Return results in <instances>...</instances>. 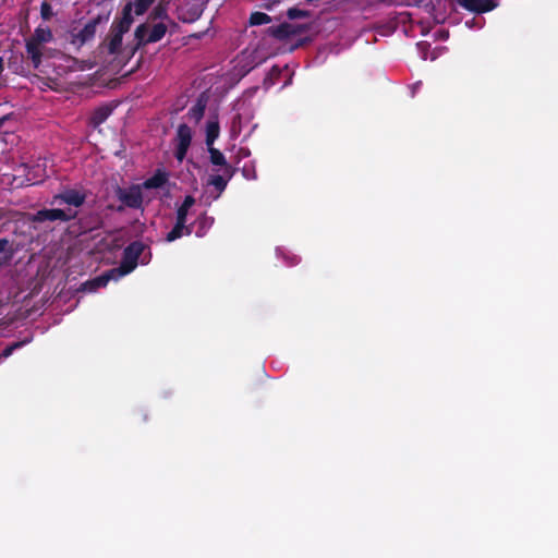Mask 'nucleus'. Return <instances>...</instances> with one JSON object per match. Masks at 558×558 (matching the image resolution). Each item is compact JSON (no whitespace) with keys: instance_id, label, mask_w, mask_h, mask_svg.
Here are the masks:
<instances>
[{"instance_id":"aec40b11","label":"nucleus","mask_w":558,"mask_h":558,"mask_svg":"<svg viewBox=\"0 0 558 558\" xmlns=\"http://www.w3.org/2000/svg\"><path fill=\"white\" fill-rule=\"evenodd\" d=\"M53 12H52V8L44 2L43 5H41V15L45 20H48L52 16Z\"/></svg>"},{"instance_id":"4be33fe9","label":"nucleus","mask_w":558,"mask_h":558,"mask_svg":"<svg viewBox=\"0 0 558 558\" xmlns=\"http://www.w3.org/2000/svg\"><path fill=\"white\" fill-rule=\"evenodd\" d=\"M106 118H107V111H105V110H99L98 112H96V114H95V117H94V121H95V123H100V122H102Z\"/></svg>"},{"instance_id":"9b49d317","label":"nucleus","mask_w":558,"mask_h":558,"mask_svg":"<svg viewBox=\"0 0 558 558\" xmlns=\"http://www.w3.org/2000/svg\"><path fill=\"white\" fill-rule=\"evenodd\" d=\"M145 193L144 191L138 186L130 189L128 193L123 195V201L126 205L131 207H140L144 201Z\"/></svg>"},{"instance_id":"f3484780","label":"nucleus","mask_w":558,"mask_h":558,"mask_svg":"<svg viewBox=\"0 0 558 558\" xmlns=\"http://www.w3.org/2000/svg\"><path fill=\"white\" fill-rule=\"evenodd\" d=\"M221 172V174L211 175L208 181V183L215 186L219 192H221L226 187L227 181L230 179V177H227L225 174V171Z\"/></svg>"},{"instance_id":"0eeeda50","label":"nucleus","mask_w":558,"mask_h":558,"mask_svg":"<svg viewBox=\"0 0 558 558\" xmlns=\"http://www.w3.org/2000/svg\"><path fill=\"white\" fill-rule=\"evenodd\" d=\"M75 216V211L72 209L62 210L59 208L54 209H44L36 214L35 220L45 221V220H69Z\"/></svg>"},{"instance_id":"6ab92c4d","label":"nucleus","mask_w":558,"mask_h":558,"mask_svg":"<svg viewBox=\"0 0 558 558\" xmlns=\"http://www.w3.org/2000/svg\"><path fill=\"white\" fill-rule=\"evenodd\" d=\"M270 17L263 12H255L251 15L250 22L252 25H263L268 24L270 22Z\"/></svg>"},{"instance_id":"6e6552de","label":"nucleus","mask_w":558,"mask_h":558,"mask_svg":"<svg viewBox=\"0 0 558 558\" xmlns=\"http://www.w3.org/2000/svg\"><path fill=\"white\" fill-rule=\"evenodd\" d=\"M168 181L167 172L158 170L151 178L147 179L140 187L146 193L149 190H158L165 186Z\"/></svg>"},{"instance_id":"c85d7f7f","label":"nucleus","mask_w":558,"mask_h":558,"mask_svg":"<svg viewBox=\"0 0 558 558\" xmlns=\"http://www.w3.org/2000/svg\"><path fill=\"white\" fill-rule=\"evenodd\" d=\"M436 58V54H432L430 59L434 60Z\"/></svg>"},{"instance_id":"f8f14e48","label":"nucleus","mask_w":558,"mask_h":558,"mask_svg":"<svg viewBox=\"0 0 558 558\" xmlns=\"http://www.w3.org/2000/svg\"><path fill=\"white\" fill-rule=\"evenodd\" d=\"M208 151H209V157H210L211 163L215 166H219L220 167L219 171H225V174L227 177H231L230 167H229L228 162L226 161L223 154L221 151H219L218 149L214 148L213 146L208 147Z\"/></svg>"},{"instance_id":"9d476101","label":"nucleus","mask_w":558,"mask_h":558,"mask_svg":"<svg viewBox=\"0 0 558 558\" xmlns=\"http://www.w3.org/2000/svg\"><path fill=\"white\" fill-rule=\"evenodd\" d=\"M47 162H37L34 165L27 173L26 181L29 184H35L43 181L47 177Z\"/></svg>"},{"instance_id":"1a4fd4ad","label":"nucleus","mask_w":558,"mask_h":558,"mask_svg":"<svg viewBox=\"0 0 558 558\" xmlns=\"http://www.w3.org/2000/svg\"><path fill=\"white\" fill-rule=\"evenodd\" d=\"M459 3L470 11L486 12L495 8L493 0H458Z\"/></svg>"},{"instance_id":"39448f33","label":"nucleus","mask_w":558,"mask_h":558,"mask_svg":"<svg viewBox=\"0 0 558 558\" xmlns=\"http://www.w3.org/2000/svg\"><path fill=\"white\" fill-rule=\"evenodd\" d=\"M191 140H192L191 129L184 124L180 125L178 129V134H177L178 145H177V150H175V157L178 158L179 161H182L183 158L185 157L187 148L191 144Z\"/></svg>"},{"instance_id":"f03ea898","label":"nucleus","mask_w":558,"mask_h":558,"mask_svg":"<svg viewBox=\"0 0 558 558\" xmlns=\"http://www.w3.org/2000/svg\"><path fill=\"white\" fill-rule=\"evenodd\" d=\"M154 14L155 17L153 21L159 19L160 22L146 23L138 26L135 35L140 43H156L165 36L167 32V24L163 21H168V19L167 16H163V11L161 8H157L154 11Z\"/></svg>"},{"instance_id":"a878e982","label":"nucleus","mask_w":558,"mask_h":558,"mask_svg":"<svg viewBox=\"0 0 558 558\" xmlns=\"http://www.w3.org/2000/svg\"><path fill=\"white\" fill-rule=\"evenodd\" d=\"M440 37L446 39L448 37V34L446 32H440Z\"/></svg>"},{"instance_id":"f257e3e1","label":"nucleus","mask_w":558,"mask_h":558,"mask_svg":"<svg viewBox=\"0 0 558 558\" xmlns=\"http://www.w3.org/2000/svg\"><path fill=\"white\" fill-rule=\"evenodd\" d=\"M144 251L142 243L135 242L128 246L124 251L122 264L119 268L109 270L107 274L88 281L84 284L87 291H95L98 288L106 287L110 280H118L119 278L130 274L137 265V258Z\"/></svg>"},{"instance_id":"ddd939ff","label":"nucleus","mask_w":558,"mask_h":558,"mask_svg":"<svg viewBox=\"0 0 558 558\" xmlns=\"http://www.w3.org/2000/svg\"><path fill=\"white\" fill-rule=\"evenodd\" d=\"M185 222H186L185 218L177 216V223H175L174 228L167 234L166 240L168 242H172L177 239H180L181 236H183L185 234H189L190 230L185 226Z\"/></svg>"},{"instance_id":"dca6fc26","label":"nucleus","mask_w":558,"mask_h":558,"mask_svg":"<svg viewBox=\"0 0 558 558\" xmlns=\"http://www.w3.org/2000/svg\"><path fill=\"white\" fill-rule=\"evenodd\" d=\"M114 32L116 33L112 36V38L109 43V46H108V49L111 53H114L120 49V47L122 45V35L126 32V31H121V20L116 25Z\"/></svg>"},{"instance_id":"7ed1b4c3","label":"nucleus","mask_w":558,"mask_h":558,"mask_svg":"<svg viewBox=\"0 0 558 558\" xmlns=\"http://www.w3.org/2000/svg\"><path fill=\"white\" fill-rule=\"evenodd\" d=\"M155 0H130L125 5L121 17V31H129L134 15H142Z\"/></svg>"},{"instance_id":"a211bd4d","label":"nucleus","mask_w":558,"mask_h":558,"mask_svg":"<svg viewBox=\"0 0 558 558\" xmlns=\"http://www.w3.org/2000/svg\"><path fill=\"white\" fill-rule=\"evenodd\" d=\"M195 199L192 196H186L183 204L178 209L177 216L185 218L187 216V213L190 208L194 205Z\"/></svg>"},{"instance_id":"5701e85b","label":"nucleus","mask_w":558,"mask_h":558,"mask_svg":"<svg viewBox=\"0 0 558 558\" xmlns=\"http://www.w3.org/2000/svg\"><path fill=\"white\" fill-rule=\"evenodd\" d=\"M19 347H20V343H15L14 345L7 348V349L3 351V353L0 355V360H1V359H5V357H8V356L12 353V351H13L15 348H19Z\"/></svg>"},{"instance_id":"20e7f679","label":"nucleus","mask_w":558,"mask_h":558,"mask_svg":"<svg viewBox=\"0 0 558 558\" xmlns=\"http://www.w3.org/2000/svg\"><path fill=\"white\" fill-rule=\"evenodd\" d=\"M51 38L52 34L48 27H38L35 31L33 38L27 43L28 52L32 54L35 63H37L40 58L39 45L50 41Z\"/></svg>"},{"instance_id":"2eb2a0df","label":"nucleus","mask_w":558,"mask_h":558,"mask_svg":"<svg viewBox=\"0 0 558 558\" xmlns=\"http://www.w3.org/2000/svg\"><path fill=\"white\" fill-rule=\"evenodd\" d=\"M54 199L56 201L62 199V201H64L69 205H72L74 207H78V206L82 205V203L84 201V197H83V195H81L76 191H68V192H65L62 195L56 196Z\"/></svg>"},{"instance_id":"393cba45","label":"nucleus","mask_w":558,"mask_h":558,"mask_svg":"<svg viewBox=\"0 0 558 558\" xmlns=\"http://www.w3.org/2000/svg\"><path fill=\"white\" fill-rule=\"evenodd\" d=\"M204 223H206L207 226H210L213 225V221L211 220H208L207 218H204L203 219Z\"/></svg>"},{"instance_id":"bb28decb","label":"nucleus","mask_w":558,"mask_h":558,"mask_svg":"<svg viewBox=\"0 0 558 558\" xmlns=\"http://www.w3.org/2000/svg\"><path fill=\"white\" fill-rule=\"evenodd\" d=\"M283 28H284V27H282V28L278 29V35H280V36H281V35H283V34H286V33H284V31H283Z\"/></svg>"},{"instance_id":"423d86ee","label":"nucleus","mask_w":558,"mask_h":558,"mask_svg":"<svg viewBox=\"0 0 558 558\" xmlns=\"http://www.w3.org/2000/svg\"><path fill=\"white\" fill-rule=\"evenodd\" d=\"M100 17L90 20L85 26L77 33L72 34V43L76 46H82L95 36L96 27Z\"/></svg>"},{"instance_id":"412c9836","label":"nucleus","mask_w":558,"mask_h":558,"mask_svg":"<svg viewBox=\"0 0 558 558\" xmlns=\"http://www.w3.org/2000/svg\"><path fill=\"white\" fill-rule=\"evenodd\" d=\"M304 15H305V13L303 11H301V10H298V9H290L288 11V16L290 19H296V17H301V16H304Z\"/></svg>"},{"instance_id":"4468645a","label":"nucleus","mask_w":558,"mask_h":558,"mask_svg":"<svg viewBox=\"0 0 558 558\" xmlns=\"http://www.w3.org/2000/svg\"><path fill=\"white\" fill-rule=\"evenodd\" d=\"M219 132H220L219 123L216 119H211V120L207 121V124H206V145H207V147L213 146L214 142L219 136Z\"/></svg>"},{"instance_id":"b1692460","label":"nucleus","mask_w":558,"mask_h":558,"mask_svg":"<svg viewBox=\"0 0 558 558\" xmlns=\"http://www.w3.org/2000/svg\"><path fill=\"white\" fill-rule=\"evenodd\" d=\"M5 245H7V241H0V252L3 251Z\"/></svg>"},{"instance_id":"cd10ccee","label":"nucleus","mask_w":558,"mask_h":558,"mask_svg":"<svg viewBox=\"0 0 558 558\" xmlns=\"http://www.w3.org/2000/svg\"><path fill=\"white\" fill-rule=\"evenodd\" d=\"M427 45L426 44H420L418 47L420 49H424Z\"/></svg>"}]
</instances>
